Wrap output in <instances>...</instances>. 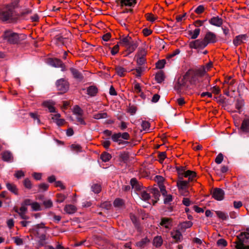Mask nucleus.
<instances>
[{
	"mask_svg": "<svg viewBox=\"0 0 249 249\" xmlns=\"http://www.w3.org/2000/svg\"><path fill=\"white\" fill-rule=\"evenodd\" d=\"M24 37V35H18L10 30L5 31L2 35L3 40L10 44L18 43L19 41L20 38Z\"/></svg>",
	"mask_w": 249,
	"mask_h": 249,
	"instance_id": "nucleus-4",
	"label": "nucleus"
},
{
	"mask_svg": "<svg viewBox=\"0 0 249 249\" xmlns=\"http://www.w3.org/2000/svg\"><path fill=\"white\" fill-rule=\"evenodd\" d=\"M76 119L77 122L78 123V124L86 125V123L84 120V118L83 117V115H79L76 117Z\"/></svg>",
	"mask_w": 249,
	"mask_h": 249,
	"instance_id": "nucleus-47",
	"label": "nucleus"
},
{
	"mask_svg": "<svg viewBox=\"0 0 249 249\" xmlns=\"http://www.w3.org/2000/svg\"><path fill=\"white\" fill-rule=\"evenodd\" d=\"M146 59L144 56H140L137 60V63L138 65L141 66L144 64Z\"/></svg>",
	"mask_w": 249,
	"mask_h": 249,
	"instance_id": "nucleus-60",
	"label": "nucleus"
},
{
	"mask_svg": "<svg viewBox=\"0 0 249 249\" xmlns=\"http://www.w3.org/2000/svg\"><path fill=\"white\" fill-rule=\"evenodd\" d=\"M204 10V6L203 5H199L196 9L195 11L196 14H200L203 13Z\"/></svg>",
	"mask_w": 249,
	"mask_h": 249,
	"instance_id": "nucleus-64",
	"label": "nucleus"
},
{
	"mask_svg": "<svg viewBox=\"0 0 249 249\" xmlns=\"http://www.w3.org/2000/svg\"><path fill=\"white\" fill-rule=\"evenodd\" d=\"M31 207L33 211H37L41 210L40 204L36 202L32 203Z\"/></svg>",
	"mask_w": 249,
	"mask_h": 249,
	"instance_id": "nucleus-52",
	"label": "nucleus"
},
{
	"mask_svg": "<svg viewBox=\"0 0 249 249\" xmlns=\"http://www.w3.org/2000/svg\"><path fill=\"white\" fill-rule=\"evenodd\" d=\"M100 207L102 208H104L106 210H108L111 207V204L108 202H105L104 203H102L100 205Z\"/></svg>",
	"mask_w": 249,
	"mask_h": 249,
	"instance_id": "nucleus-61",
	"label": "nucleus"
},
{
	"mask_svg": "<svg viewBox=\"0 0 249 249\" xmlns=\"http://www.w3.org/2000/svg\"><path fill=\"white\" fill-rule=\"evenodd\" d=\"M56 86L57 89L62 93L66 92L69 88L68 82L64 78L58 80L56 82Z\"/></svg>",
	"mask_w": 249,
	"mask_h": 249,
	"instance_id": "nucleus-8",
	"label": "nucleus"
},
{
	"mask_svg": "<svg viewBox=\"0 0 249 249\" xmlns=\"http://www.w3.org/2000/svg\"><path fill=\"white\" fill-rule=\"evenodd\" d=\"M120 138L121 133L114 134L111 137L112 140L115 142H118Z\"/></svg>",
	"mask_w": 249,
	"mask_h": 249,
	"instance_id": "nucleus-57",
	"label": "nucleus"
},
{
	"mask_svg": "<svg viewBox=\"0 0 249 249\" xmlns=\"http://www.w3.org/2000/svg\"><path fill=\"white\" fill-rule=\"evenodd\" d=\"M204 39L206 42L207 45L209 43H214L217 41L216 36L211 32H208L205 35Z\"/></svg>",
	"mask_w": 249,
	"mask_h": 249,
	"instance_id": "nucleus-12",
	"label": "nucleus"
},
{
	"mask_svg": "<svg viewBox=\"0 0 249 249\" xmlns=\"http://www.w3.org/2000/svg\"><path fill=\"white\" fill-rule=\"evenodd\" d=\"M207 46L206 42L204 38L202 39H196L190 42L189 46L191 48L196 49H203Z\"/></svg>",
	"mask_w": 249,
	"mask_h": 249,
	"instance_id": "nucleus-9",
	"label": "nucleus"
},
{
	"mask_svg": "<svg viewBox=\"0 0 249 249\" xmlns=\"http://www.w3.org/2000/svg\"><path fill=\"white\" fill-rule=\"evenodd\" d=\"M163 243V240L161 236H156L153 240V245L157 248L160 247Z\"/></svg>",
	"mask_w": 249,
	"mask_h": 249,
	"instance_id": "nucleus-32",
	"label": "nucleus"
},
{
	"mask_svg": "<svg viewBox=\"0 0 249 249\" xmlns=\"http://www.w3.org/2000/svg\"><path fill=\"white\" fill-rule=\"evenodd\" d=\"M223 160V155L222 153H219L215 159V162L217 164H220Z\"/></svg>",
	"mask_w": 249,
	"mask_h": 249,
	"instance_id": "nucleus-56",
	"label": "nucleus"
},
{
	"mask_svg": "<svg viewBox=\"0 0 249 249\" xmlns=\"http://www.w3.org/2000/svg\"><path fill=\"white\" fill-rule=\"evenodd\" d=\"M171 235L176 242H180L182 238V234L178 230H173L171 232Z\"/></svg>",
	"mask_w": 249,
	"mask_h": 249,
	"instance_id": "nucleus-15",
	"label": "nucleus"
},
{
	"mask_svg": "<svg viewBox=\"0 0 249 249\" xmlns=\"http://www.w3.org/2000/svg\"><path fill=\"white\" fill-rule=\"evenodd\" d=\"M150 242L149 239L147 237L142 238L141 241L136 243V246L139 248H144Z\"/></svg>",
	"mask_w": 249,
	"mask_h": 249,
	"instance_id": "nucleus-29",
	"label": "nucleus"
},
{
	"mask_svg": "<svg viewBox=\"0 0 249 249\" xmlns=\"http://www.w3.org/2000/svg\"><path fill=\"white\" fill-rule=\"evenodd\" d=\"M200 30L199 28H196L194 31H190L189 35L191 36V39H196L200 34Z\"/></svg>",
	"mask_w": 249,
	"mask_h": 249,
	"instance_id": "nucleus-35",
	"label": "nucleus"
},
{
	"mask_svg": "<svg viewBox=\"0 0 249 249\" xmlns=\"http://www.w3.org/2000/svg\"><path fill=\"white\" fill-rule=\"evenodd\" d=\"M6 186L9 191L16 195H18V189L14 184L8 182L6 184Z\"/></svg>",
	"mask_w": 249,
	"mask_h": 249,
	"instance_id": "nucleus-28",
	"label": "nucleus"
},
{
	"mask_svg": "<svg viewBox=\"0 0 249 249\" xmlns=\"http://www.w3.org/2000/svg\"><path fill=\"white\" fill-rule=\"evenodd\" d=\"M23 184H24L25 187H26V188L29 189H31V188L32 187V183H31L30 180L27 178H25L24 179V182H23Z\"/></svg>",
	"mask_w": 249,
	"mask_h": 249,
	"instance_id": "nucleus-51",
	"label": "nucleus"
},
{
	"mask_svg": "<svg viewBox=\"0 0 249 249\" xmlns=\"http://www.w3.org/2000/svg\"><path fill=\"white\" fill-rule=\"evenodd\" d=\"M185 76H188V79L190 84L198 89H201L205 88L204 85L200 83L201 78L199 76L198 72H194L189 70L185 73Z\"/></svg>",
	"mask_w": 249,
	"mask_h": 249,
	"instance_id": "nucleus-3",
	"label": "nucleus"
},
{
	"mask_svg": "<svg viewBox=\"0 0 249 249\" xmlns=\"http://www.w3.org/2000/svg\"><path fill=\"white\" fill-rule=\"evenodd\" d=\"M165 63H166V60L165 59H162V60H159L156 63V67L158 69H161L164 68Z\"/></svg>",
	"mask_w": 249,
	"mask_h": 249,
	"instance_id": "nucleus-46",
	"label": "nucleus"
},
{
	"mask_svg": "<svg viewBox=\"0 0 249 249\" xmlns=\"http://www.w3.org/2000/svg\"><path fill=\"white\" fill-rule=\"evenodd\" d=\"M87 94L90 96H94L98 92V89L94 86H90L87 88Z\"/></svg>",
	"mask_w": 249,
	"mask_h": 249,
	"instance_id": "nucleus-25",
	"label": "nucleus"
},
{
	"mask_svg": "<svg viewBox=\"0 0 249 249\" xmlns=\"http://www.w3.org/2000/svg\"><path fill=\"white\" fill-rule=\"evenodd\" d=\"M179 53H180V50L179 49H177L174 52H173L172 53L167 55L166 56V58L167 59H169L171 58L176 56L177 54H178Z\"/></svg>",
	"mask_w": 249,
	"mask_h": 249,
	"instance_id": "nucleus-62",
	"label": "nucleus"
},
{
	"mask_svg": "<svg viewBox=\"0 0 249 249\" xmlns=\"http://www.w3.org/2000/svg\"><path fill=\"white\" fill-rule=\"evenodd\" d=\"M155 79L158 83H161L164 79V76L163 71H161L157 73L155 76Z\"/></svg>",
	"mask_w": 249,
	"mask_h": 249,
	"instance_id": "nucleus-38",
	"label": "nucleus"
},
{
	"mask_svg": "<svg viewBox=\"0 0 249 249\" xmlns=\"http://www.w3.org/2000/svg\"><path fill=\"white\" fill-rule=\"evenodd\" d=\"M70 71H71L73 77L75 79H76L79 81H81L83 80V75L77 70H76L74 68H70Z\"/></svg>",
	"mask_w": 249,
	"mask_h": 249,
	"instance_id": "nucleus-24",
	"label": "nucleus"
},
{
	"mask_svg": "<svg viewBox=\"0 0 249 249\" xmlns=\"http://www.w3.org/2000/svg\"><path fill=\"white\" fill-rule=\"evenodd\" d=\"M130 184L133 188H135L136 190L140 189V185L139 184L137 180L135 178H133L131 179Z\"/></svg>",
	"mask_w": 249,
	"mask_h": 249,
	"instance_id": "nucleus-40",
	"label": "nucleus"
},
{
	"mask_svg": "<svg viewBox=\"0 0 249 249\" xmlns=\"http://www.w3.org/2000/svg\"><path fill=\"white\" fill-rule=\"evenodd\" d=\"M141 126L143 130L148 131L149 130L150 123L147 121H143L142 123Z\"/></svg>",
	"mask_w": 249,
	"mask_h": 249,
	"instance_id": "nucleus-48",
	"label": "nucleus"
},
{
	"mask_svg": "<svg viewBox=\"0 0 249 249\" xmlns=\"http://www.w3.org/2000/svg\"><path fill=\"white\" fill-rule=\"evenodd\" d=\"M224 192L220 188H216L214 189L213 193V197L217 200H222L224 198Z\"/></svg>",
	"mask_w": 249,
	"mask_h": 249,
	"instance_id": "nucleus-14",
	"label": "nucleus"
},
{
	"mask_svg": "<svg viewBox=\"0 0 249 249\" xmlns=\"http://www.w3.org/2000/svg\"><path fill=\"white\" fill-rule=\"evenodd\" d=\"M115 70L117 74L120 77H124L127 72L125 68L121 66H116Z\"/></svg>",
	"mask_w": 249,
	"mask_h": 249,
	"instance_id": "nucleus-21",
	"label": "nucleus"
},
{
	"mask_svg": "<svg viewBox=\"0 0 249 249\" xmlns=\"http://www.w3.org/2000/svg\"><path fill=\"white\" fill-rule=\"evenodd\" d=\"M210 23L216 26H220L222 24V19L218 17H213L210 20Z\"/></svg>",
	"mask_w": 249,
	"mask_h": 249,
	"instance_id": "nucleus-27",
	"label": "nucleus"
},
{
	"mask_svg": "<svg viewBox=\"0 0 249 249\" xmlns=\"http://www.w3.org/2000/svg\"><path fill=\"white\" fill-rule=\"evenodd\" d=\"M12 239H13L14 242L17 245H21L23 243V240L18 236L13 237Z\"/></svg>",
	"mask_w": 249,
	"mask_h": 249,
	"instance_id": "nucleus-53",
	"label": "nucleus"
},
{
	"mask_svg": "<svg viewBox=\"0 0 249 249\" xmlns=\"http://www.w3.org/2000/svg\"><path fill=\"white\" fill-rule=\"evenodd\" d=\"M48 229L49 228L45 226V223L41 222L34 225L29 230L31 236H34L39 239L37 243V248L39 249L47 244V237L46 234Z\"/></svg>",
	"mask_w": 249,
	"mask_h": 249,
	"instance_id": "nucleus-1",
	"label": "nucleus"
},
{
	"mask_svg": "<svg viewBox=\"0 0 249 249\" xmlns=\"http://www.w3.org/2000/svg\"><path fill=\"white\" fill-rule=\"evenodd\" d=\"M48 184L45 183H41L38 185V188L40 191H46L48 189Z\"/></svg>",
	"mask_w": 249,
	"mask_h": 249,
	"instance_id": "nucleus-55",
	"label": "nucleus"
},
{
	"mask_svg": "<svg viewBox=\"0 0 249 249\" xmlns=\"http://www.w3.org/2000/svg\"><path fill=\"white\" fill-rule=\"evenodd\" d=\"M18 1H14L0 9V19L3 21L13 22L18 18V14L15 9L17 7Z\"/></svg>",
	"mask_w": 249,
	"mask_h": 249,
	"instance_id": "nucleus-2",
	"label": "nucleus"
},
{
	"mask_svg": "<svg viewBox=\"0 0 249 249\" xmlns=\"http://www.w3.org/2000/svg\"><path fill=\"white\" fill-rule=\"evenodd\" d=\"M189 181L183 180L182 178L180 177L177 181V185L180 194L184 196L188 195V188L189 186Z\"/></svg>",
	"mask_w": 249,
	"mask_h": 249,
	"instance_id": "nucleus-5",
	"label": "nucleus"
},
{
	"mask_svg": "<svg viewBox=\"0 0 249 249\" xmlns=\"http://www.w3.org/2000/svg\"><path fill=\"white\" fill-rule=\"evenodd\" d=\"M2 159L3 160L6 162H12L13 161V156L12 153L8 151L3 152L2 154Z\"/></svg>",
	"mask_w": 249,
	"mask_h": 249,
	"instance_id": "nucleus-16",
	"label": "nucleus"
},
{
	"mask_svg": "<svg viewBox=\"0 0 249 249\" xmlns=\"http://www.w3.org/2000/svg\"><path fill=\"white\" fill-rule=\"evenodd\" d=\"M217 244L218 246H222L223 247H226L227 245V241L224 239H220L217 242Z\"/></svg>",
	"mask_w": 249,
	"mask_h": 249,
	"instance_id": "nucleus-63",
	"label": "nucleus"
},
{
	"mask_svg": "<svg viewBox=\"0 0 249 249\" xmlns=\"http://www.w3.org/2000/svg\"><path fill=\"white\" fill-rule=\"evenodd\" d=\"M32 13V10L29 9H24L19 14H18V18L19 17L25 18L26 15Z\"/></svg>",
	"mask_w": 249,
	"mask_h": 249,
	"instance_id": "nucleus-42",
	"label": "nucleus"
},
{
	"mask_svg": "<svg viewBox=\"0 0 249 249\" xmlns=\"http://www.w3.org/2000/svg\"><path fill=\"white\" fill-rule=\"evenodd\" d=\"M215 213L217 216L220 219L226 220L228 218V215L227 213H225L222 211H216Z\"/></svg>",
	"mask_w": 249,
	"mask_h": 249,
	"instance_id": "nucleus-39",
	"label": "nucleus"
},
{
	"mask_svg": "<svg viewBox=\"0 0 249 249\" xmlns=\"http://www.w3.org/2000/svg\"><path fill=\"white\" fill-rule=\"evenodd\" d=\"M241 130L245 132H249V117L245 119L243 121Z\"/></svg>",
	"mask_w": 249,
	"mask_h": 249,
	"instance_id": "nucleus-23",
	"label": "nucleus"
},
{
	"mask_svg": "<svg viewBox=\"0 0 249 249\" xmlns=\"http://www.w3.org/2000/svg\"><path fill=\"white\" fill-rule=\"evenodd\" d=\"M244 103L242 100H237L235 104V107L238 110H240L243 106Z\"/></svg>",
	"mask_w": 249,
	"mask_h": 249,
	"instance_id": "nucleus-59",
	"label": "nucleus"
},
{
	"mask_svg": "<svg viewBox=\"0 0 249 249\" xmlns=\"http://www.w3.org/2000/svg\"><path fill=\"white\" fill-rule=\"evenodd\" d=\"M91 189L92 191L96 194H98L99 192H100L101 190V186L97 184H93L91 187Z\"/></svg>",
	"mask_w": 249,
	"mask_h": 249,
	"instance_id": "nucleus-49",
	"label": "nucleus"
},
{
	"mask_svg": "<svg viewBox=\"0 0 249 249\" xmlns=\"http://www.w3.org/2000/svg\"><path fill=\"white\" fill-rule=\"evenodd\" d=\"M50 64L54 67H60L62 71L66 70L65 65L63 62L58 58H51L49 60Z\"/></svg>",
	"mask_w": 249,
	"mask_h": 249,
	"instance_id": "nucleus-13",
	"label": "nucleus"
},
{
	"mask_svg": "<svg viewBox=\"0 0 249 249\" xmlns=\"http://www.w3.org/2000/svg\"><path fill=\"white\" fill-rule=\"evenodd\" d=\"M179 175H182L185 178H188V181L190 182L194 180V178L196 177V173L193 171L187 170L184 171V167H181V170H178Z\"/></svg>",
	"mask_w": 249,
	"mask_h": 249,
	"instance_id": "nucleus-10",
	"label": "nucleus"
},
{
	"mask_svg": "<svg viewBox=\"0 0 249 249\" xmlns=\"http://www.w3.org/2000/svg\"><path fill=\"white\" fill-rule=\"evenodd\" d=\"M187 81H189L188 76H185V74L182 77L178 78V82L175 87V89L179 92L188 89L189 85L187 84Z\"/></svg>",
	"mask_w": 249,
	"mask_h": 249,
	"instance_id": "nucleus-6",
	"label": "nucleus"
},
{
	"mask_svg": "<svg viewBox=\"0 0 249 249\" xmlns=\"http://www.w3.org/2000/svg\"><path fill=\"white\" fill-rule=\"evenodd\" d=\"M122 6H133L136 3V0H120Z\"/></svg>",
	"mask_w": 249,
	"mask_h": 249,
	"instance_id": "nucleus-31",
	"label": "nucleus"
},
{
	"mask_svg": "<svg viewBox=\"0 0 249 249\" xmlns=\"http://www.w3.org/2000/svg\"><path fill=\"white\" fill-rule=\"evenodd\" d=\"M107 116V113L106 112H101L95 114L93 115V118L95 119H100L106 118Z\"/></svg>",
	"mask_w": 249,
	"mask_h": 249,
	"instance_id": "nucleus-41",
	"label": "nucleus"
},
{
	"mask_svg": "<svg viewBox=\"0 0 249 249\" xmlns=\"http://www.w3.org/2000/svg\"><path fill=\"white\" fill-rule=\"evenodd\" d=\"M193 225V223L191 221H185L182 223H180L178 226L179 227V229L182 231H184L186 229L189 228L191 227Z\"/></svg>",
	"mask_w": 249,
	"mask_h": 249,
	"instance_id": "nucleus-30",
	"label": "nucleus"
},
{
	"mask_svg": "<svg viewBox=\"0 0 249 249\" xmlns=\"http://www.w3.org/2000/svg\"><path fill=\"white\" fill-rule=\"evenodd\" d=\"M247 36L246 35H240L237 36L233 40V44L237 46L243 43V40H246L247 38Z\"/></svg>",
	"mask_w": 249,
	"mask_h": 249,
	"instance_id": "nucleus-17",
	"label": "nucleus"
},
{
	"mask_svg": "<svg viewBox=\"0 0 249 249\" xmlns=\"http://www.w3.org/2000/svg\"><path fill=\"white\" fill-rule=\"evenodd\" d=\"M43 205L46 208H50L53 206V202L50 199L44 200L43 202Z\"/></svg>",
	"mask_w": 249,
	"mask_h": 249,
	"instance_id": "nucleus-54",
	"label": "nucleus"
},
{
	"mask_svg": "<svg viewBox=\"0 0 249 249\" xmlns=\"http://www.w3.org/2000/svg\"><path fill=\"white\" fill-rule=\"evenodd\" d=\"M138 46V43L137 41L133 40L130 44L129 43L125 47L127 51L131 53L133 52Z\"/></svg>",
	"mask_w": 249,
	"mask_h": 249,
	"instance_id": "nucleus-22",
	"label": "nucleus"
},
{
	"mask_svg": "<svg viewBox=\"0 0 249 249\" xmlns=\"http://www.w3.org/2000/svg\"><path fill=\"white\" fill-rule=\"evenodd\" d=\"M133 40L132 37L129 36L123 37L120 41V44L124 47H126L129 43L130 44Z\"/></svg>",
	"mask_w": 249,
	"mask_h": 249,
	"instance_id": "nucleus-26",
	"label": "nucleus"
},
{
	"mask_svg": "<svg viewBox=\"0 0 249 249\" xmlns=\"http://www.w3.org/2000/svg\"><path fill=\"white\" fill-rule=\"evenodd\" d=\"M66 197L67 196L64 195L62 194H58L56 195V201L58 203H62L65 200Z\"/></svg>",
	"mask_w": 249,
	"mask_h": 249,
	"instance_id": "nucleus-43",
	"label": "nucleus"
},
{
	"mask_svg": "<svg viewBox=\"0 0 249 249\" xmlns=\"http://www.w3.org/2000/svg\"><path fill=\"white\" fill-rule=\"evenodd\" d=\"M150 193L152 194L153 196L155 199V200H152L153 204L154 205L159 200V197L160 196V193L159 189L157 188H152L151 189Z\"/></svg>",
	"mask_w": 249,
	"mask_h": 249,
	"instance_id": "nucleus-18",
	"label": "nucleus"
},
{
	"mask_svg": "<svg viewBox=\"0 0 249 249\" xmlns=\"http://www.w3.org/2000/svg\"><path fill=\"white\" fill-rule=\"evenodd\" d=\"M172 219L167 217L162 218L160 225L166 229H170V226H171Z\"/></svg>",
	"mask_w": 249,
	"mask_h": 249,
	"instance_id": "nucleus-20",
	"label": "nucleus"
},
{
	"mask_svg": "<svg viewBox=\"0 0 249 249\" xmlns=\"http://www.w3.org/2000/svg\"><path fill=\"white\" fill-rule=\"evenodd\" d=\"M164 199V203L168 204L173 200L172 196L171 195H166Z\"/></svg>",
	"mask_w": 249,
	"mask_h": 249,
	"instance_id": "nucleus-58",
	"label": "nucleus"
},
{
	"mask_svg": "<svg viewBox=\"0 0 249 249\" xmlns=\"http://www.w3.org/2000/svg\"><path fill=\"white\" fill-rule=\"evenodd\" d=\"M235 247L245 246L249 244V233L242 232L237 237Z\"/></svg>",
	"mask_w": 249,
	"mask_h": 249,
	"instance_id": "nucleus-7",
	"label": "nucleus"
},
{
	"mask_svg": "<svg viewBox=\"0 0 249 249\" xmlns=\"http://www.w3.org/2000/svg\"><path fill=\"white\" fill-rule=\"evenodd\" d=\"M146 18L147 20L153 22H154L156 19H157V17H155L151 13H147L145 15Z\"/></svg>",
	"mask_w": 249,
	"mask_h": 249,
	"instance_id": "nucleus-50",
	"label": "nucleus"
},
{
	"mask_svg": "<svg viewBox=\"0 0 249 249\" xmlns=\"http://www.w3.org/2000/svg\"><path fill=\"white\" fill-rule=\"evenodd\" d=\"M113 204L115 207H120L124 205V202L123 199L118 198L115 199Z\"/></svg>",
	"mask_w": 249,
	"mask_h": 249,
	"instance_id": "nucleus-44",
	"label": "nucleus"
},
{
	"mask_svg": "<svg viewBox=\"0 0 249 249\" xmlns=\"http://www.w3.org/2000/svg\"><path fill=\"white\" fill-rule=\"evenodd\" d=\"M14 210L19 214L22 219H28L29 218V217L26 215L27 212V207L22 205V204H21V207L19 209L17 207H15Z\"/></svg>",
	"mask_w": 249,
	"mask_h": 249,
	"instance_id": "nucleus-11",
	"label": "nucleus"
},
{
	"mask_svg": "<svg viewBox=\"0 0 249 249\" xmlns=\"http://www.w3.org/2000/svg\"><path fill=\"white\" fill-rule=\"evenodd\" d=\"M119 160L121 161L126 163L129 160V155L128 153L124 152L119 155Z\"/></svg>",
	"mask_w": 249,
	"mask_h": 249,
	"instance_id": "nucleus-34",
	"label": "nucleus"
},
{
	"mask_svg": "<svg viewBox=\"0 0 249 249\" xmlns=\"http://www.w3.org/2000/svg\"><path fill=\"white\" fill-rule=\"evenodd\" d=\"M64 210L66 213L69 214H73L76 212L77 208L74 205L71 204H68L65 206Z\"/></svg>",
	"mask_w": 249,
	"mask_h": 249,
	"instance_id": "nucleus-19",
	"label": "nucleus"
},
{
	"mask_svg": "<svg viewBox=\"0 0 249 249\" xmlns=\"http://www.w3.org/2000/svg\"><path fill=\"white\" fill-rule=\"evenodd\" d=\"M73 113L77 116L83 115L84 112L78 106H75L73 108Z\"/></svg>",
	"mask_w": 249,
	"mask_h": 249,
	"instance_id": "nucleus-37",
	"label": "nucleus"
},
{
	"mask_svg": "<svg viewBox=\"0 0 249 249\" xmlns=\"http://www.w3.org/2000/svg\"><path fill=\"white\" fill-rule=\"evenodd\" d=\"M111 157V155L107 152H104L100 156L101 159L104 162L109 161Z\"/></svg>",
	"mask_w": 249,
	"mask_h": 249,
	"instance_id": "nucleus-36",
	"label": "nucleus"
},
{
	"mask_svg": "<svg viewBox=\"0 0 249 249\" xmlns=\"http://www.w3.org/2000/svg\"><path fill=\"white\" fill-rule=\"evenodd\" d=\"M55 39L58 44H61L63 45H66L65 41L66 40H68L67 38H64L59 36H56Z\"/></svg>",
	"mask_w": 249,
	"mask_h": 249,
	"instance_id": "nucleus-45",
	"label": "nucleus"
},
{
	"mask_svg": "<svg viewBox=\"0 0 249 249\" xmlns=\"http://www.w3.org/2000/svg\"><path fill=\"white\" fill-rule=\"evenodd\" d=\"M140 195L141 199L145 201H148L150 199V194L146 191H142Z\"/></svg>",
	"mask_w": 249,
	"mask_h": 249,
	"instance_id": "nucleus-33",
	"label": "nucleus"
}]
</instances>
